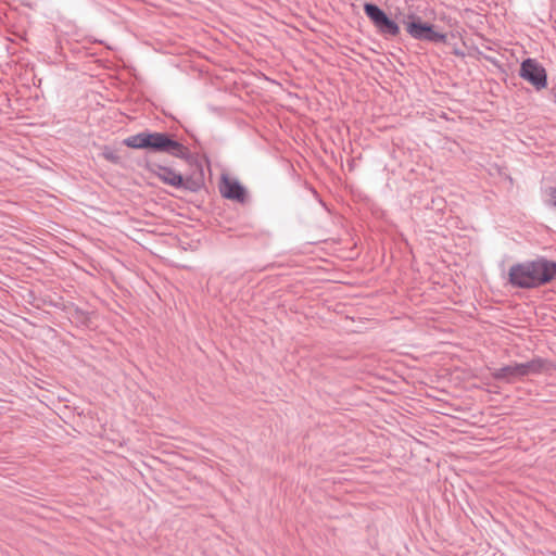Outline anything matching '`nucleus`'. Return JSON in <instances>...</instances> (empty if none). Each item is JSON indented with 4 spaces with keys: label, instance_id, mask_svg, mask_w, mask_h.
Here are the masks:
<instances>
[{
    "label": "nucleus",
    "instance_id": "obj_5",
    "mask_svg": "<svg viewBox=\"0 0 556 556\" xmlns=\"http://www.w3.org/2000/svg\"><path fill=\"white\" fill-rule=\"evenodd\" d=\"M364 11L380 31L391 33L393 35L400 31L399 26L393 21H391L377 5L366 3L364 5Z\"/></svg>",
    "mask_w": 556,
    "mask_h": 556
},
{
    "label": "nucleus",
    "instance_id": "obj_7",
    "mask_svg": "<svg viewBox=\"0 0 556 556\" xmlns=\"http://www.w3.org/2000/svg\"><path fill=\"white\" fill-rule=\"evenodd\" d=\"M219 191L224 198L235 200L240 203H243L247 198L243 186L238 180L230 179L228 177H223Z\"/></svg>",
    "mask_w": 556,
    "mask_h": 556
},
{
    "label": "nucleus",
    "instance_id": "obj_11",
    "mask_svg": "<svg viewBox=\"0 0 556 556\" xmlns=\"http://www.w3.org/2000/svg\"><path fill=\"white\" fill-rule=\"evenodd\" d=\"M549 204L556 208V188L548 189Z\"/></svg>",
    "mask_w": 556,
    "mask_h": 556
},
{
    "label": "nucleus",
    "instance_id": "obj_6",
    "mask_svg": "<svg viewBox=\"0 0 556 556\" xmlns=\"http://www.w3.org/2000/svg\"><path fill=\"white\" fill-rule=\"evenodd\" d=\"M156 175L163 182L176 188H185L189 190H197L198 188V186L191 185L190 179H184L180 174L169 167L160 166Z\"/></svg>",
    "mask_w": 556,
    "mask_h": 556
},
{
    "label": "nucleus",
    "instance_id": "obj_1",
    "mask_svg": "<svg viewBox=\"0 0 556 556\" xmlns=\"http://www.w3.org/2000/svg\"><path fill=\"white\" fill-rule=\"evenodd\" d=\"M556 275V263L538 260L513 265L509 269V282L518 288H535L551 281Z\"/></svg>",
    "mask_w": 556,
    "mask_h": 556
},
{
    "label": "nucleus",
    "instance_id": "obj_10",
    "mask_svg": "<svg viewBox=\"0 0 556 556\" xmlns=\"http://www.w3.org/2000/svg\"><path fill=\"white\" fill-rule=\"evenodd\" d=\"M479 38L482 40V42H481V45L479 46V48H480L481 50H483L486 54H491V55H494V56H495V52H494V50L492 49V47H491V46H489V45L486 43V40H484V37H479Z\"/></svg>",
    "mask_w": 556,
    "mask_h": 556
},
{
    "label": "nucleus",
    "instance_id": "obj_9",
    "mask_svg": "<svg viewBox=\"0 0 556 556\" xmlns=\"http://www.w3.org/2000/svg\"><path fill=\"white\" fill-rule=\"evenodd\" d=\"M405 30L410 35H419L422 33H431L432 27L429 23L421 22L420 18L410 16L404 22Z\"/></svg>",
    "mask_w": 556,
    "mask_h": 556
},
{
    "label": "nucleus",
    "instance_id": "obj_8",
    "mask_svg": "<svg viewBox=\"0 0 556 556\" xmlns=\"http://www.w3.org/2000/svg\"><path fill=\"white\" fill-rule=\"evenodd\" d=\"M466 39L462 41V47H455L453 49V53L460 56H483L485 60L496 63V56L486 54L483 50L479 48V46L473 45L471 42L472 37H465Z\"/></svg>",
    "mask_w": 556,
    "mask_h": 556
},
{
    "label": "nucleus",
    "instance_id": "obj_12",
    "mask_svg": "<svg viewBox=\"0 0 556 556\" xmlns=\"http://www.w3.org/2000/svg\"><path fill=\"white\" fill-rule=\"evenodd\" d=\"M425 39H428V40H433V41H445V39L447 37H432V36H429V37H424Z\"/></svg>",
    "mask_w": 556,
    "mask_h": 556
},
{
    "label": "nucleus",
    "instance_id": "obj_4",
    "mask_svg": "<svg viewBox=\"0 0 556 556\" xmlns=\"http://www.w3.org/2000/svg\"><path fill=\"white\" fill-rule=\"evenodd\" d=\"M520 76L531 83L536 89L546 87L545 70L535 60L527 59L521 63Z\"/></svg>",
    "mask_w": 556,
    "mask_h": 556
},
{
    "label": "nucleus",
    "instance_id": "obj_2",
    "mask_svg": "<svg viewBox=\"0 0 556 556\" xmlns=\"http://www.w3.org/2000/svg\"><path fill=\"white\" fill-rule=\"evenodd\" d=\"M123 143L128 148L150 149L155 152H165L179 159H187L189 156L188 149L165 132H139L127 137Z\"/></svg>",
    "mask_w": 556,
    "mask_h": 556
},
{
    "label": "nucleus",
    "instance_id": "obj_3",
    "mask_svg": "<svg viewBox=\"0 0 556 556\" xmlns=\"http://www.w3.org/2000/svg\"><path fill=\"white\" fill-rule=\"evenodd\" d=\"M542 369L543 361L541 358H534L527 363H514L495 369L492 377L495 380L513 382L516 379L539 374Z\"/></svg>",
    "mask_w": 556,
    "mask_h": 556
}]
</instances>
